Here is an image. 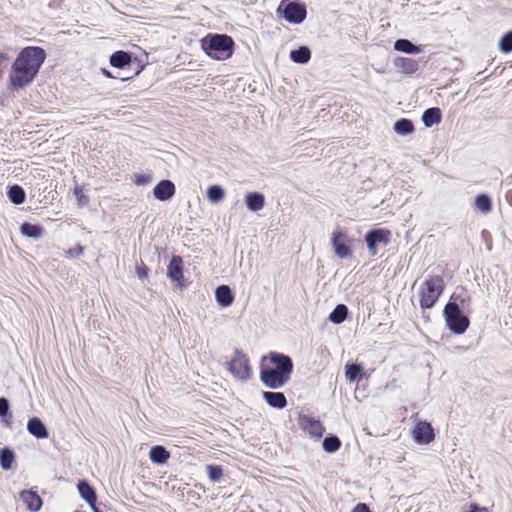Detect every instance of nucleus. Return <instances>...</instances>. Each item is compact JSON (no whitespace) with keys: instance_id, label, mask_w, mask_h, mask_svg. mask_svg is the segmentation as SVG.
I'll use <instances>...</instances> for the list:
<instances>
[{"instance_id":"44","label":"nucleus","mask_w":512,"mask_h":512,"mask_svg":"<svg viewBox=\"0 0 512 512\" xmlns=\"http://www.w3.org/2000/svg\"><path fill=\"white\" fill-rule=\"evenodd\" d=\"M138 277L143 280L145 277H147L146 268L144 269H138Z\"/></svg>"},{"instance_id":"24","label":"nucleus","mask_w":512,"mask_h":512,"mask_svg":"<svg viewBox=\"0 0 512 512\" xmlns=\"http://www.w3.org/2000/svg\"><path fill=\"white\" fill-rule=\"evenodd\" d=\"M289 57L294 63L306 64L311 58V51L308 46L303 45L297 49L291 50Z\"/></svg>"},{"instance_id":"22","label":"nucleus","mask_w":512,"mask_h":512,"mask_svg":"<svg viewBox=\"0 0 512 512\" xmlns=\"http://www.w3.org/2000/svg\"><path fill=\"white\" fill-rule=\"evenodd\" d=\"M442 119L441 109L438 107H431L426 109L422 114V122L425 127L430 128L439 124Z\"/></svg>"},{"instance_id":"9","label":"nucleus","mask_w":512,"mask_h":512,"mask_svg":"<svg viewBox=\"0 0 512 512\" xmlns=\"http://www.w3.org/2000/svg\"><path fill=\"white\" fill-rule=\"evenodd\" d=\"M298 425L314 438H321L325 432V428L319 420L302 413L298 416Z\"/></svg>"},{"instance_id":"6","label":"nucleus","mask_w":512,"mask_h":512,"mask_svg":"<svg viewBox=\"0 0 512 512\" xmlns=\"http://www.w3.org/2000/svg\"><path fill=\"white\" fill-rule=\"evenodd\" d=\"M277 12L291 24H301L307 15L305 4L298 0H283L277 9Z\"/></svg>"},{"instance_id":"32","label":"nucleus","mask_w":512,"mask_h":512,"mask_svg":"<svg viewBox=\"0 0 512 512\" xmlns=\"http://www.w3.org/2000/svg\"><path fill=\"white\" fill-rule=\"evenodd\" d=\"M341 446V441L336 435H328L324 438L322 442L323 450L327 453H334L339 450Z\"/></svg>"},{"instance_id":"27","label":"nucleus","mask_w":512,"mask_h":512,"mask_svg":"<svg viewBox=\"0 0 512 512\" xmlns=\"http://www.w3.org/2000/svg\"><path fill=\"white\" fill-rule=\"evenodd\" d=\"M7 196L9 200L15 204H23L26 200L25 190L18 184H14L8 187Z\"/></svg>"},{"instance_id":"39","label":"nucleus","mask_w":512,"mask_h":512,"mask_svg":"<svg viewBox=\"0 0 512 512\" xmlns=\"http://www.w3.org/2000/svg\"><path fill=\"white\" fill-rule=\"evenodd\" d=\"M152 181V176L149 174H135L133 182L138 186H145Z\"/></svg>"},{"instance_id":"17","label":"nucleus","mask_w":512,"mask_h":512,"mask_svg":"<svg viewBox=\"0 0 512 512\" xmlns=\"http://www.w3.org/2000/svg\"><path fill=\"white\" fill-rule=\"evenodd\" d=\"M109 62L115 68L125 69L131 66L132 56L129 52L118 50L110 55Z\"/></svg>"},{"instance_id":"2","label":"nucleus","mask_w":512,"mask_h":512,"mask_svg":"<svg viewBox=\"0 0 512 512\" xmlns=\"http://www.w3.org/2000/svg\"><path fill=\"white\" fill-rule=\"evenodd\" d=\"M268 358L273 367H261L260 379L268 388H281L290 379L294 367L293 361L289 355L279 352H271Z\"/></svg>"},{"instance_id":"15","label":"nucleus","mask_w":512,"mask_h":512,"mask_svg":"<svg viewBox=\"0 0 512 512\" xmlns=\"http://www.w3.org/2000/svg\"><path fill=\"white\" fill-rule=\"evenodd\" d=\"M246 208L251 212H258L265 205V196L260 192H247L244 196Z\"/></svg>"},{"instance_id":"23","label":"nucleus","mask_w":512,"mask_h":512,"mask_svg":"<svg viewBox=\"0 0 512 512\" xmlns=\"http://www.w3.org/2000/svg\"><path fill=\"white\" fill-rule=\"evenodd\" d=\"M394 49L396 51L412 55L422 52V47L420 45H416L410 40L404 38L397 39L394 42Z\"/></svg>"},{"instance_id":"16","label":"nucleus","mask_w":512,"mask_h":512,"mask_svg":"<svg viewBox=\"0 0 512 512\" xmlns=\"http://www.w3.org/2000/svg\"><path fill=\"white\" fill-rule=\"evenodd\" d=\"M20 499L26 504L27 509L32 512L39 511L43 504L41 497L32 490L22 491Z\"/></svg>"},{"instance_id":"31","label":"nucleus","mask_w":512,"mask_h":512,"mask_svg":"<svg viewBox=\"0 0 512 512\" xmlns=\"http://www.w3.org/2000/svg\"><path fill=\"white\" fill-rule=\"evenodd\" d=\"M15 459V453L9 447L0 449V465L3 470H10Z\"/></svg>"},{"instance_id":"7","label":"nucleus","mask_w":512,"mask_h":512,"mask_svg":"<svg viewBox=\"0 0 512 512\" xmlns=\"http://www.w3.org/2000/svg\"><path fill=\"white\" fill-rule=\"evenodd\" d=\"M227 367L230 373L241 381H246L251 378V366L248 357L239 349L234 352V357L227 362Z\"/></svg>"},{"instance_id":"4","label":"nucleus","mask_w":512,"mask_h":512,"mask_svg":"<svg viewBox=\"0 0 512 512\" xmlns=\"http://www.w3.org/2000/svg\"><path fill=\"white\" fill-rule=\"evenodd\" d=\"M446 326L456 334H463L469 327L470 321L468 314L464 313L455 303H447L443 310Z\"/></svg>"},{"instance_id":"25","label":"nucleus","mask_w":512,"mask_h":512,"mask_svg":"<svg viewBox=\"0 0 512 512\" xmlns=\"http://www.w3.org/2000/svg\"><path fill=\"white\" fill-rule=\"evenodd\" d=\"M22 235L33 238L35 240L40 239L44 235V230L40 225L24 222L20 226Z\"/></svg>"},{"instance_id":"11","label":"nucleus","mask_w":512,"mask_h":512,"mask_svg":"<svg viewBox=\"0 0 512 512\" xmlns=\"http://www.w3.org/2000/svg\"><path fill=\"white\" fill-rule=\"evenodd\" d=\"M167 276L170 278L171 281L177 283V285L180 288L186 287V285L183 283V260L180 256H172L170 263L167 267Z\"/></svg>"},{"instance_id":"21","label":"nucleus","mask_w":512,"mask_h":512,"mask_svg":"<svg viewBox=\"0 0 512 512\" xmlns=\"http://www.w3.org/2000/svg\"><path fill=\"white\" fill-rule=\"evenodd\" d=\"M263 399L269 406L276 409H283L287 405V399L282 392L265 391Z\"/></svg>"},{"instance_id":"10","label":"nucleus","mask_w":512,"mask_h":512,"mask_svg":"<svg viewBox=\"0 0 512 512\" xmlns=\"http://www.w3.org/2000/svg\"><path fill=\"white\" fill-rule=\"evenodd\" d=\"M413 438L418 444H429L435 439L434 428L429 422L420 421L413 429Z\"/></svg>"},{"instance_id":"3","label":"nucleus","mask_w":512,"mask_h":512,"mask_svg":"<svg viewBox=\"0 0 512 512\" xmlns=\"http://www.w3.org/2000/svg\"><path fill=\"white\" fill-rule=\"evenodd\" d=\"M200 42L207 56L218 61L229 59L235 46L234 40L227 34H208Z\"/></svg>"},{"instance_id":"8","label":"nucleus","mask_w":512,"mask_h":512,"mask_svg":"<svg viewBox=\"0 0 512 512\" xmlns=\"http://www.w3.org/2000/svg\"><path fill=\"white\" fill-rule=\"evenodd\" d=\"M365 242L372 256L377 254V246H386L390 242V232L386 229H371L365 234Z\"/></svg>"},{"instance_id":"42","label":"nucleus","mask_w":512,"mask_h":512,"mask_svg":"<svg viewBox=\"0 0 512 512\" xmlns=\"http://www.w3.org/2000/svg\"><path fill=\"white\" fill-rule=\"evenodd\" d=\"M83 253V247L78 245L76 248L74 249H70L68 251V254L71 256V257H77L79 255H81Z\"/></svg>"},{"instance_id":"43","label":"nucleus","mask_w":512,"mask_h":512,"mask_svg":"<svg viewBox=\"0 0 512 512\" xmlns=\"http://www.w3.org/2000/svg\"><path fill=\"white\" fill-rule=\"evenodd\" d=\"M74 195L76 196V198L78 199V202L81 203L82 202V199L84 197V194H83V188L81 186H76L74 188Z\"/></svg>"},{"instance_id":"5","label":"nucleus","mask_w":512,"mask_h":512,"mask_svg":"<svg viewBox=\"0 0 512 512\" xmlns=\"http://www.w3.org/2000/svg\"><path fill=\"white\" fill-rule=\"evenodd\" d=\"M444 290V280L439 275L429 277L424 282V287L420 293V307L422 309L432 308L438 301Z\"/></svg>"},{"instance_id":"13","label":"nucleus","mask_w":512,"mask_h":512,"mask_svg":"<svg viewBox=\"0 0 512 512\" xmlns=\"http://www.w3.org/2000/svg\"><path fill=\"white\" fill-rule=\"evenodd\" d=\"M448 303H455L460 307L464 313L469 314L472 312L471 296L463 287L458 288L452 295Z\"/></svg>"},{"instance_id":"12","label":"nucleus","mask_w":512,"mask_h":512,"mask_svg":"<svg viewBox=\"0 0 512 512\" xmlns=\"http://www.w3.org/2000/svg\"><path fill=\"white\" fill-rule=\"evenodd\" d=\"M176 192L175 184L168 179L159 181L153 189V196L159 201L170 200Z\"/></svg>"},{"instance_id":"38","label":"nucleus","mask_w":512,"mask_h":512,"mask_svg":"<svg viewBox=\"0 0 512 512\" xmlns=\"http://www.w3.org/2000/svg\"><path fill=\"white\" fill-rule=\"evenodd\" d=\"M142 67L139 68V69H136V71L134 72L133 75L131 76H120V75H113L109 70H107L106 68H102L101 71H102V74L107 77V78H114V79H120L122 81H127L131 78H133V76H136L140 73Z\"/></svg>"},{"instance_id":"36","label":"nucleus","mask_w":512,"mask_h":512,"mask_svg":"<svg viewBox=\"0 0 512 512\" xmlns=\"http://www.w3.org/2000/svg\"><path fill=\"white\" fill-rule=\"evenodd\" d=\"M499 50L502 53L512 52V30L506 32L499 41Z\"/></svg>"},{"instance_id":"33","label":"nucleus","mask_w":512,"mask_h":512,"mask_svg":"<svg viewBox=\"0 0 512 512\" xmlns=\"http://www.w3.org/2000/svg\"><path fill=\"white\" fill-rule=\"evenodd\" d=\"M225 196L224 189L219 185H211L207 189V198L212 203H218L223 200Z\"/></svg>"},{"instance_id":"26","label":"nucleus","mask_w":512,"mask_h":512,"mask_svg":"<svg viewBox=\"0 0 512 512\" xmlns=\"http://www.w3.org/2000/svg\"><path fill=\"white\" fill-rule=\"evenodd\" d=\"M149 457L155 464H164L169 459L170 453L164 446L156 445L150 449Z\"/></svg>"},{"instance_id":"19","label":"nucleus","mask_w":512,"mask_h":512,"mask_svg":"<svg viewBox=\"0 0 512 512\" xmlns=\"http://www.w3.org/2000/svg\"><path fill=\"white\" fill-rule=\"evenodd\" d=\"M215 298L222 307H229L234 301V294L227 285H220L215 290Z\"/></svg>"},{"instance_id":"14","label":"nucleus","mask_w":512,"mask_h":512,"mask_svg":"<svg viewBox=\"0 0 512 512\" xmlns=\"http://www.w3.org/2000/svg\"><path fill=\"white\" fill-rule=\"evenodd\" d=\"M344 237H345V235L341 231L333 232L331 244H332L334 253L339 258H347L351 254L350 246L344 240H342Z\"/></svg>"},{"instance_id":"41","label":"nucleus","mask_w":512,"mask_h":512,"mask_svg":"<svg viewBox=\"0 0 512 512\" xmlns=\"http://www.w3.org/2000/svg\"><path fill=\"white\" fill-rule=\"evenodd\" d=\"M352 512H371L368 505L365 503H358Z\"/></svg>"},{"instance_id":"1","label":"nucleus","mask_w":512,"mask_h":512,"mask_svg":"<svg viewBox=\"0 0 512 512\" xmlns=\"http://www.w3.org/2000/svg\"><path fill=\"white\" fill-rule=\"evenodd\" d=\"M46 59V52L38 46L23 48L14 60L9 74L10 86L14 90L30 85Z\"/></svg>"},{"instance_id":"20","label":"nucleus","mask_w":512,"mask_h":512,"mask_svg":"<svg viewBox=\"0 0 512 512\" xmlns=\"http://www.w3.org/2000/svg\"><path fill=\"white\" fill-rule=\"evenodd\" d=\"M27 430L38 439H45L49 435L45 424L38 417H33L28 421Z\"/></svg>"},{"instance_id":"45","label":"nucleus","mask_w":512,"mask_h":512,"mask_svg":"<svg viewBox=\"0 0 512 512\" xmlns=\"http://www.w3.org/2000/svg\"><path fill=\"white\" fill-rule=\"evenodd\" d=\"M93 512H102L97 506L96 503H93L92 505H89Z\"/></svg>"},{"instance_id":"30","label":"nucleus","mask_w":512,"mask_h":512,"mask_svg":"<svg viewBox=\"0 0 512 512\" xmlns=\"http://www.w3.org/2000/svg\"><path fill=\"white\" fill-rule=\"evenodd\" d=\"M348 315V308L345 304H338L329 314V321L334 324H341L345 321Z\"/></svg>"},{"instance_id":"40","label":"nucleus","mask_w":512,"mask_h":512,"mask_svg":"<svg viewBox=\"0 0 512 512\" xmlns=\"http://www.w3.org/2000/svg\"><path fill=\"white\" fill-rule=\"evenodd\" d=\"M10 409V404L8 399L5 397L0 398V417H5L8 415Z\"/></svg>"},{"instance_id":"35","label":"nucleus","mask_w":512,"mask_h":512,"mask_svg":"<svg viewBox=\"0 0 512 512\" xmlns=\"http://www.w3.org/2000/svg\"><path fill=\"white\" fill-rule=\"evenodd\" d=\"M361 371L362 367L358 364L351 363L346 364L345 366V376L350 382L355 381L359 377Z\"/></svg>"},{"instance_id":"29","label":"nucleus","mask_w":512,"mask_h":512,"mask_svg":"<svg viewBox=\"0 0 512 512\" xmlns=\"http://www.w3.org/2000/svg\"><path fill=\"white\" fill-rule=\"evenodd\" d=\"M393 130L400 136H407L414 132V124L410 119L401 118L394 123Z\"/></svg>"},{"instance_id":"34","label":"nucleus","mask_w":512,"mask_h":512,"mask_svg":"<svg viewBox=\"0 0 512 512\" xmlns=\"http://www.w3.org/2000/svg\"><path fill=\"white\" fill-rule=\"evenodd\" d=\"M475 206L483 213L490 212L492 209L491 198L487 194H479L475 198Z\"/></svg>"},{"instance_id":"37","label":"nucleus","mask_w":512,"mask_h":512,"mask_svg":"<svg viewBox=\"0 0 512 512\" xmlns=\"http://www.w3.org/2000/svg\"><path fill=\"white\" fill-rule=\"evenodd\" d=\"M208 477L212 482H217L223 475V469L219 465H207Z\"/></svg>"},{"instance_id":"28","label":"nucleus","mask_w":512,"mask_h":512,"mask_svg":"<svg viewBox=\"0 0 512 512\" xmlns=\"http://www.w3.org/2000/svg\"><path fill=\"white\" fill-rule=\"evenodd\" d=\"M395 66L400 68L403 73L412 74L418 70L416 60L408 57H398L395 59Z\"/></svg>"},{"instance_id":"18","label":"nucleus","mask_w":512,"mask_h":512,"mask_svg":"<svg viewBox=\"0 0 512 512\" xmlns=\"http://www.w3.org/2000/svg\"><path fill=\"white\" fill-rule=\"evenodd\" d=\"M78 492L88 505L97 502L96 490L87 480H80L77 484Z\"/></svg>"}]
</instances>
